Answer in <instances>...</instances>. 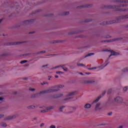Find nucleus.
I'll return each instance as SVG.
<instances>
[{
	"mask_svg": "<svg viewBox=\"0 0 128 128\" xmlns=\"http://www.w3.org/2000/svg\"><path fill=\"white\" fill-rule=\"evenodd\" d=\"M64 88V85H59L58 86H56L54 87V88L49 89L48 90H45L42 92H40V93L38 94H50V92H58V90H60V88Z\"/></svg>",
	"mask_w": 128,
	"mask_h": 128,
	"instance_id": "obj_1",
	"label": "nucleus"
},
{
	"mask_svg": "<svg viewBox=\"0 0 128 128\" xmlns=\"http://www.w3.org/2000/svg\"><path fill=\"white\" fill-rule=\"evenodd\" d=\"M124 100V99L122 97L118 96L116 97L114 99L115 102L117 104H122Z\"/></svg>",
	"mask_w": 128,
	"mask_h": 128,
	"instance_id": "obj_2",
	"label": "nucleus"
},
{
	"mask_svg": "<svg viewBox=\"0 0 128 128\" xmlns=\"http://www.w3.org/2000/svg\"><path fill=\"white\" fill-rule=\"evenodd\" d=\"M117 2H122V4L120 6H127L126 2H128V0H118L116 1Z\"/></svg>",
	"mask_w": 128,
	"mask_h": 128,
	"instance_id": "obj_3",
	"label": "nucleus"
},
{
	"mask_svg": "<svg viewBox=\"0 0 128 128\" xmlns=\"http://www.w3.org/2000/svg\"><path fill=\"white\" fill-rule=\"evenodd\" d=\"M54 108V106L48 107L46 108V109L42 110L41 112H50V110H52V108Z\"/></svg>",
	"mask_w": 128,
	"mask_h": 128,
	"instance_id": "obj_4",
	"label": "nucleus"
},
{
	"mask_svg": "<svg viewBox=\"0 0 128 128\" xmlns=\"http://www.w3.org/2000/svg\"><path fill=\"white\" fill-rule=\"evenodd\" d=\"M24 42H14L10 43V46H14L16 44H22Z\"/></svg>",
	"mask_w": 128,
	"mask_h": 128,
	"instance_id": "obj_5",
	"label": "nucleus"
},
{
	"mask_svg": "<svg viewBox=\"0 0 128 128\" xmlns=\"http://www.w3.org/2000/svg\"><path fill=\"white\" fill-rule=\"evenodd\" d=\"M61 96H62V94L54 95L52 98H61Z\"/></svg>",
	"mask_w": 128,
	"mask_h": 128,
	"instance_id": "obj_6",
	"label": "nucleus"
},
{
	"mask_svg": "<svg viewBox=\"0 0 128 128\" xmlns=\"http://www.w3.org/2000/svg\"><path fill=\"white\" fill-rule=\"evenodd\" d=\"M112 52V54H110L109 57L110 58L112 56H118V54L116 52H114L112 50L110 51Z\"/></svg>",
	"mask_w": 128,
	"mask_h": 128,
	"instance_id": "obj_7",
	"label": "nucleus"
},
{
	"mask_svg": "<svg viewBox=\"0 0 128 128\" xmlns=\"http://www.w3.org/2000/svg\"><path fill=\"white\" fill-rule=\"evenodd\" d=\"M102 98V96H100L98 98H96L92 103V104H96V102H98V100H100Z\"/></svg>",
	"mask_w": 128,
	"mask_h": 128,
	"instance_id": "obj_8",
	"label": "nucleus"
},
{
	"mask_svg": "<svg viewBox=\"0 0 128 128\" xmlns=\"http://www.w3.org/2000/svg\"><path fill=\"white\" fill-rule=\"evenodd\" d=\"M100 104L98 103L96 104L95 110H100Z\"/></svg>",
	"mask_w": 128,
	"mask_h": 128,
	"instance_id": "obj_9",
	"label": "nucleus"
},
{
	"mask_svg": "<svg viewBox=\"0 0 128 128\" xmlns=\"http://www.w3.org/2000/svg\"><path fill=\"white\" fill-rule=\"evenodd\" d=\"M84 108H92V105L89 104H85Z\"/></svg>",
	"mask_w": 128,
	"mask_h": 128,
	"instance_id": "obj_10",
	"label": "nucleus"
},
{
	"mask_svg": "<svg viewBox=\"0 0 128 128\" xmlns=\"http://www.w3.org/2000/svg\"><path fill=\"white\" fill-rule=\"evenodd\" d=\"M76 92H72L70 94H68V95L66 96H74Z\"/></svg>",
	"mask_w": 128,
	"mask_h": 128,
	"instance_id": "obj_11",
	"label": "nucleus"
},
{
	"mask_svg": "<svg viewBox=\"0 0 128 128\" xmlns=\"http://www.w3.org/2000/svg\"><path fill=\"white\" fill-rule=\"evenodd\" d=\"M92 82H94V80H88L84 82L85 84H92Z\"/></svg>",
	"mask_w": 128,
	"mask_h": 128,
	"instance_id": "obj_12",
	"label": "nucleus"
},
{
	"mask_svg": "<svg viewBox=\"0 0 128 128\" xmlns=\"http://www.w3.org/2000/svg\"><path fill=\"white\" fill-rule=\"evenodd\" d=\"M16 117L14 116H9L5 120H12V118H14Z\"/></svg>",
	"mask_w": 128,
	"mask_h": 128,
	"instance_id": "obj_13",
	"label": "nucleus"
},
{
	"mask_svg": "<svg viewBox=\"0 0 128 128\" xmlns=\"http://www.w3.org/2000/svg\"><path fill=\"white\" fill-rule=\"evenodd\" d=\"M126 18H128V15H125L120 18V20H124Z\"/></svg>",
	"mask_w": 128,
	"mask_h": 128,
	"instance_id": "obj_14",
	"label": "nucleus"
},
{
	"mask_svg": "<svg viewBox=\"0 0 128 128\" xmlns=\"http://www.w3.org/2000/svg\"><path fill=\"white\" fill-rule=\"evenodd\" d=\"M93 54H94V53H90V54H88L87 55H86L84 58H88V56H93Z\"/></svg>",
	"mask_w": 128,
	"mask_h": 128,
	"instance_id": "obj_15",
	"label": "nucleus"
},
{
	"mask_svg": "<svg viewBox=\"0 0 128 128\" xmlns=\"http://www.w3.org/2000/svg\"><path fill=\"white\" fill-rule=\"evenodd\" d=\"M120 12H128V9H119Z\"/></svg>",
	"mask_w": 128,
	"mask_h": 128,
	"instance_id": "obj_16",
	"label": "nucleus"
},
{
	"mask_svg": "<svg viewBox=\"0 0 128 128\" xmlns=\"http://www.w3.org/2000/svg\"><path fill=\"white\" fill-rule=\"evenodd\" d=\"M34 21V20H28L26 21H24V24H26V22H32Z\"/></svg>",
	"mask_w": 128,
	"mask_h": 128,
	"instance_id": "obj_17",
	"label": "nucleus"
},
{
	"mask_svg": "<svg viewBox=\"0 0 128 128\" xmlns=\"http://www.w3.org/2000/svg\"><path fill=\"white\" fill-rule=\"evenodd\" d=\"M0 126H3V127H4V128H6V123H2V124H0Z\"/></svg>",
	"mask_w": 128,
	"mask_h": 128,
	"instance_id": "obj_18",
	"label": "nucleus"
},
{
	"mask_svg": "<svg viewBox=\"0 0 128 128\" xmlns=\"http://www.w3.org/2000/svg\"><path fill=\"white\" fill-rule=\"evenodd\" d=\"M62 68H63L64 70V72H66L68 70V68H64V66H62Z\"/></svg>",
	"mask_w": 128,
	"mask_h": 128,
	"instance_id": "obj_19",
	"label": "nucleus"
},
{
	"mask_svg": "<svg viewBox=\"0 0 128 128\" xmlns=\"http://www.w3.org/2000/svg\"><path fill=\"white\" fill-rule=\"evenodd\" d=\"M122 72H128V68H124L123 70H122Z\"/></svg>",
	"mask_w": 128,
	"mask_h": 128,
	"instance_id": "obj_20",
	"label": "nucleus"
},
{
	"mask_svg": "<svg viewBox=\"0 0 128 128\" xmlns=\"http://www.w3.org/2000/svg\"><path fill=\"white\" fill-rule=\"evenodd\" d=\"M64 108V106H62L61 108H60L59 109L60 112H62V109Z\"/></svg>",
	"mask_w": 128,
	"mask_h": 128,
	"instance_id": "obj_21",
	"label": "nucleus"
},
{
	"mask_svg": "<svg viewBox=\"0 0 128 128\" xmlns=\"http://www.w3.org/2000/svg\"><path fill=\"white\" fill-rule=\"evenodd\" d=\"M77 66H85L84 64H78Z\"/></svg>",
	"mask_w": 128,
	"mask_h": 128,
	"instance_id": "obj_22",
	"label": "nucleus"
},
{
	"mask_svg": "<svg viewBox=\"0 0 128 128\" xmlns=\"http://www.w3.org/2000/svg\"><path fill=\"white\" fill-rule=\"evenodd\" d=\"M88 70H96V68L94 67V68H88Z\"/></svg>",
	"mask_w": 128,
	"mask_h": 128,
	"instance_id": "obj_23",
	"label": "nucleus"
},
{
	"mask_svg": "<svg viewBox=\"0 0 128 128\" xmlns=\"http://www.w3.org/2000/svg\"><path fill=\"white\" fill-rule=\"evenodd\" d=\"M36 106H30L28 107V108H34Z\"/></svg>",
	"mask_w": 128,
	"mask_h": 128,
	"instance_id": "obj_24",
	"label": "nucleus"
},
{
	"mask_svg": "<svg viewBox=\"0 0 128 128\" xmlns=\"http://www.w3.org/2000/svg\"><path fill=\"white\" fill-rule=\"evenodd\" d=\"M26 62H28V60H22V62H20V64H26Z\"/></svg>",
	"mask_w": 128,
	"mask_h": 128,
	"instance_id": "obj_25",
	"label": "nucleus"
},
{
	"mask_svg": "<svg viewBox=\"0 0 128 128\" xmlns=\"http://www.w3.org/2000/svg\"><path fill=\"white\" fill-rule=\"evenodd\" d=\"M114 21H112V22L110 21L108 22H107L106 24H114Z\"/></svg>",
	"mask_w": 128,
	"mask_h": 128,
	"instance_id": "obj_26",
	"label": "nucleus"
},
{
	"mask_svg": "<svg viewBox=\"0 0 128 128\" xmlns=\"http://www.w3.org/2000/svg\"><path fill=\"white\" fill-rule=\"evenodd\" d=\"M128 86H126L124 88V92H126V90H128Z\"/></svg>",
	"mask_w": 128,
	"mask_h": 128,
	"instance_id": "obj_27",
	"label": "nucleus"
},
{
	"mask_svg": "<svg viewBox=\"0 0 128 128\" xmlns=\"http://www.w3.org/2000/svg\"><path fill=\"white\" fill-rule=\"evenodd\" d=\"M70 12H65L64 14V16H68V14H69Z\"/></svg>",
	"mask_w": 128,
	"mask_h": 128,
	"instance_id": "obj_28",
	"label": "nucleus"
},
{
	"mask_svg": "<svg viewBox=\"0 0 128 128\" xmlns=\"http://www.w3.org/2000/svg\"><path fill=\"white\" fill-rule=\"evenodd\" d=\"M56 74H63V72H57Z\"/></svg>",
	"mask_w": 128,
	"mask_h": 128,
	"instance_id": "obj_29",
	"label": "nucleus"
},
{
	"mask_svg": "<svg viewBox=\"0 0 128 128\" xmlns=\"http://www.w3.org/2000/svg\"><path fill=\"white\" fill-rule=\"evenodd\" d=\"M110 92H112V89H110L108 90V94H110Z\"/></svg>",
	"mask_w": 128,
	"mask_h": 128,
	"instance_id": "obj_30",
	"label": "nucleus"
},
{
	"mask_svg": "<svg viewBox=\"0 0 128 128\" xmlns=\"http://www.w3.org/2000/svg\"><path fill=\"white\" fill-rule=\"evenodd\" d=\"M30 90H31V92H34V90H36V89H34V88H30Z\"/></svg>",
	"mask_w": 128,
	"mask_h": 128,
	"instance_id": "obj_31",
	"label": "nucleus"
},
{
	"mask_svg": "<svg viewBox=\"0 0 128 128\" xmlns=\"http://www.w3.org/2000/svg\"><path fill=\"white\" fill-rule=\"evenodd\" d=\"M72 97H70L69 98H66V99L64 100H70V98H72Z\"/></svg>",
	"mask_w": 128,
	"mask_h": 128,
	"instance_id": "obj_32",
	"label": "nucleus"
},
{
	"mask_svg": "<svg viewBox=\"0 0 128 128\" xmlns=\"http://www.w3.org/2000/svg\"><path fill=\"white\" fill-rule=\"evenodd\" d=\"M118 8V6H113L112 7H111V8Z\"/></svg>",
	"mask_w": 128,
	"mask_h": 128,
	"instance_id": "obj_33",
	"label": "nucleus"
},
{
	"mask_svg": "<svg viewBox=\"0 0 128 128\" xmlns=\"http://www.w3.org/2000/svg\"><path fill=\"white\" fill-rule=\"evenodd\" d=\"M50 128H56V126H50Z\"/></svg>",
	"mask_w": 128,
	"mask_h": 128,
	"instance_id": "obj_34",
	"label": "nucleus"
},
{
	"mask_svg": "<svg viewBox=\"0 0 128 128\" xmlns=\"http://www.w3.org/2000/svg\"><path fill=\"white\" fill-rule=\"evenodd\" d=\"M58 68H60V66H56V67H55V68H52V70H54V69Z\"/></svg>",
	"mask_w": 128,
	"mask_h": 128,
	"instance_id": "obj_35",
	"label": "nucleus"
},
{
	"mask_svg": "<svg viewBox=\"0 0 128 128\" xmlns=\"http://www.w3.org/2000/svg\"><path fill=\"white\" fill-rule=\"evenodd\" d=\"M4 114H2V115H0V118H4Z\"/></svg>",
	"mask_w": 128,
	"mask_h": 128,
	"instance_id": "obj_36",
	"label": "nucleus"
},
{
	"mask_svg": "<svg viewBox=\"0 0 128 128\" xmlns=\"http://www.w3.org/2000/svg\"><path fill=\"white\" fill-rule=\"evenodd\" d=\"M44 126V123H42L41 124H40V127H42Z\"/></svg>",
	"mask_w": 128,
	"mask_h": 128,
	"instance_id": "obj_37",
	"label": "nucleus"
},
{
	"mask_svg": "<svg viewBox=\"0 0 128 128\" xmlns=\"http://www.w3.org/2000/svg\"><path fill=\"white\" fill-rule=\"evenodd\" d=\"M42 84V86H44V84H48V82H44L42 84Z\"/></svg>",
	"mask_w": 128,
	"mask_h": 128,
	"instance_id": "obj_38",
	"label": "nucleus"
},
{
	"mask_svg": "<svg viewBox=\"0 0 128 128\" xmlns=\"http://www.w3.org/2000/svg\"><path fill=\"white\" fill-rule=\"evenodd\" d=\"M72 108V110H76V108H74V107H72V108Z\"/></svg>",
	"mask_w": 128,
	"mask_h": 128,
	"instance_id": "obj_39",
	"label": "nucleus"
},
{
	"mask_svg": "<svg viewBox=\"0 0 128 128\" xmlns=\"http://www.w3.org/2000/svg\"><path fill=\"white\" fill-rule=\"evenodd\" d=\"M106 94V92H104L102 94V96H104Z\"/></svg>",
	"mask_w": 128,
	"mask_h": 128,
	"instance_id": "obj_40",
	"label": "nucleus"
},
{
	"mask_svg": "<svg viewBox=\"0 0 128 128\" xmlns=\"http://www.w3.org/2000/svg\"><path fill=\"white\" fill-rule=\"evenodd\" d=\"M4 100V98L0 97V100Z\"/></svg>",
	"mask_w": 128,
	"mask_h": 128,
	"instance_id": "obj_41",
	"label": "nucleus"
},
{
	"mask_svg": "<svg viewBox=\"0 0 128 128\" xmlns=\"http://www.w3.org/2000/svg\"><path fill=\"white\" fill-rule=\"evenodd\" d=\"M112 42L111 40H106V42Z\"/></svg>",
	"mask_w": 128,
	"mask_h": 128,
	"instance_id": "obj_42",
	"label": "nucleus"
},
{
	"mask_svg": "<svg viewBox=\"0 0 128 128\" xmlns=\"http://www.w3.org/2000/svg\"><path fill=\"white\" fill-rule=\"evenodd\" d=\"M48 66V64L43 66H42V68H46V66Z\"/></svg>",
	"mask_w": 128,
	"mask_h": 128,
	"instance_id": "obj_43",
	"label": "nucleus"
},
{
	"mask_svg": "<svg viewBox=\"0 0 128 128\" xmlns=\"http://www.w3.org/2000/svg\"><path fill=\"white\" fill-rule=\"evenodd\" d=\"M112 112H110V113H109V114H108V115H109V116H112Z\"/></svg>",
	"mask_w": 128,
	"mask_h": 128,
	"instance_id": "obj_44",
	"label": "nucleus"
},
{
	"mask_svg": "<svg viewBox=\"0 0 128 128\" xmlns=\"http://www.w3.org/2000/svg\"><path fill=\"white\" fill-rule=\"evenodd\" d=\"M55 78H58V76H55Z\"/></svg>",
	"mask_w": 128,
	"mask_h": 128,
	"instance_id": "obj_45",
	"label": "nucleus"
},
{
	"mask_svg": "<svg viewBox=\"0 0 128 128\" xmlns=\"http://www.w3.org/2000/svg\"><path fill=\"white\" fill-rule=\"evenodd\" d=\"M2 22V19L0 20V24Z\"/></svg>",
	"mask_w": 128,
	"mask_h": 128,
	"instance_id": "obj_46",
	"label": "nucleus"
},
{
	"mask_svg": "<svg viewBox=\"0 0 128 128\" xmlns=\"http://www.w3.org/2000/svg\"><path fill=\"white\" fill-rule=\"evenodd\" d=\"M102 52H108V50H103Z\"/></svg>",
	"mask_w": 128,
	"mask_h": 128,
	"instance_id": "obj_47",
	"label": "nucleus"
},
{
	"mask_svg": "<svg viewBox=\"0 0 128 128\" xmlns=\"http://www.w3.org/2000/svg\"><path fill=\"white\" fill-rule=\"evenodd\" d=\"M118 128H122V126H120Z\"/></svg>",
	"mask_w": 128,
	"mask_h": 128,
	"instance_id": "obj_48",
	"label": "nucleus"
},
{
	"mask_svg": "<svg viewBox=\"0 0 128 128\" xmlns=\"http://www.w3.org/2000/svg\"><path fill=\"white\" fill-rule=\"evenodd\" d=\"M80 74H81V76H84V74L82 73H80Z\"/></svg>",
	"mask_w": 128,
	"mask_h": 128,
	"instance_id": "obj_49",
	"label": "nucleus"
},
{
	"mask_svg": "<svg viewBox=\"0 0 128 128\" xmlns=\"http://www.w3.org/2000/svg\"><path fill=\"white\" fill-rule=\"evenodd\" d=\"M72 112H74V111L69 112L70 114H72Z\"/></svg>",
	"mask_w": 128,
	"mask_h": 128,
	"instance_id": "obj_50",
	"label": "nucleus"
},
{
	"mask_svg": "<svg viewBox=\"0 0 128 128\" xmlns=\"http://www.w3.org/2000/svg\"><path fill=\"white\" fill-rule=\"evenodd\" d=\"M34 32H30L29 34H34Z\"/></svg>",
	"mask_w": 128,
	"mask_h": 128,
	"instance_id": "obj_51",
	"label": "nucleus"
},
{
	"mask_svg": "<svg viewBox=\"0 0 128 128\" xmlns=\"http://www.w3.org/2000/svg\"><path fill=\"white\" fill-rule=\"evenodd\" d=\"M86 74H90V73H86Z\"/></svg>",
	"mask_w": 128,
	"mask_h": 128,
	"instance_id": "obj_52",
	"label": "nucleus"
},
{
	"mask_svg": "<svg viewBox=\"0 0 128 128\" xmlns=\"http://www.w3.org/2000/svg\"><path fill=\"white\" fill-rule=\"evenodd\" d=\"M108 66V64H106L104 66Z\"/></svg>",
	"mask_w": 128,
	"mask_h": 128,
	"instance_id": "obj_53",
	"label": "nucleus"
},
{
	"mask_svg": "<svg viewBox=\"0 0 128 128\" xmlns=\"http://www.w3.org/2000/svg\"><path fill=\"white\" fill-rule=\"evenodd\" d=\"M114 40H113V42H114Z\"/></svg>",
	"mask_w": 128,
	"mask_h": 128,
	"instance_id": "obj_54",
	"label": "nucleus"
},
{
	"mask_svg": "<svg viewBox=\"0 0 128 128\" xmlns=\"http://www.w3.org/2000/svg\"><path fill=\"white\" fill-rule=\"evenodd\" d=\"M86 22H88V21Z\"/></svg>",
	"mask_w": 128,
	"mask_h": 128,
	"instance_id": "obj_55",
	"label": "nucleus"
},
{
	"mask_svg": "<svg viewBox=\"0 0 128 128\" xmlns=\"http://www.w3.org/2000/svg\"><path fill=\"white\" fill-rule=\"evenodd\" d=\"M24 80H26V78H24Z\"/></svg>",
	"mask_w": 128,
	"mask_h": 128,
	"instance_id": "obj_56",
	"label": "nucleus"
},
{
	"mask_svg": "<svg viewBox=\"0 0 128 128\" xmlns=\"http://www.w3.org/2000/svg\"><path fill=\"white\" fill-rule=\"evenodd\" d=\"M48 80H50V78H49Z\"/></svg>",
	"mask_w": 128,
	"mask_h": 128,
	"instance_id": "obj_57",
	"label": "nucleus"
}]
</instances>
